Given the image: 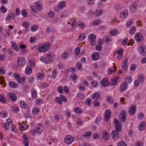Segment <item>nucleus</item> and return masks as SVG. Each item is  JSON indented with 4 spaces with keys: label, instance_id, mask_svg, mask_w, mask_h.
I'll return each instance as SVG.
<instances>
[{
    "label": "nucleus",
    "instance_id": "48",
    "mask_svg": "<svg viewBox=\"0 0 146 146\" xmlns=\"http://www.w3.org/2000/svg\"><path fill=\"white\" fill-rule=\"evenodd\" d=\"M114 68L110 69L108 70V72L110 74H113L116 70V68H115V66H113Z\"/></svg>",
    "mask_w": 146,
    "mask_h": 146
},
{
    "label": "nucleus",
    "instance_id": "42",
    "mask_svg": "<svg viewBox=\"0 0 146 146\" xmlns=\"http://www.w3.org/2000/svg\"><path fill=\"white\" fill-rule=\"evenodd\" d=\"M37 78L38 79L41 80L44 77V74L42 73H38L37 75Z\"/></svg>",
    "mask_w": 146,
    "mask_h": 146
},
{
    "label": "nucleus",
    "instance_id": "21",
    "mask_svg": "<svg viewBox=\"0 0 146 146\" xmlns=\"http://www.w3.org/2000/svg\"><path fill=\"white\" fill-rule=\"evenodd\" d=\"M9 85L11 88H17L18 86L17 83L13 81L10 82L9 83Z\"/></svg>",
    "mask_w": 146,
    "mask_h": 146
},
{
    "label": "nucleus",
    "instance_id": "26",
    "mask_svg": "<svg viewBox=\"0 0 146 146\" xmlns=\"http://www.w3.org/2000/svg\"><path fill=\"white\" fill-rule=\"evenodd\" d=\"M32 68L29 66H27L25 70V73L27 74H30L32 72Z\"/></svg>",
    "mask_w": 146,
    "mask_h": 146
},
{
    "label": "nucleus",
    "instance_id": "39",
    "mask_svg": "<svg viewBox=\"0 0 146 146\" xmlns=\"http://www.w3.org/2000/svg\"><path fill=\"white\" fill-rule=\"evenodd\" d=\"M119 79L118 77H116L113 78L112 80L111 83L113 86L115 85L116 84L118 80Z\"/></svg>",
    "mask_w": 146,
    "mask_h": 146
},
{
    "label": "nucleus",
    "instance_id": "16",
    "mask_svg": "<svg viewBox=\"0 0 146 146\" xmlns=\"http://www.w3.org/2000/svg\"><path fill=\"white\" fill-rule=\"evenodd\" d=\"M100 94L98 92L94 93L91 96L92 98L94 100H98V99H100Z\"/></svg>",
    "mask_w": 146,
    "mask_h": 146
},
{
    "label": "nucleus",
    "instance_id": "33",
    "mask_svg": "<svg viewBox=\"0 0 146 146\" xmlns=\"http://www.w3.org/2000/svg\"><path fill=\"white\" fill-rule=\"evenodd\" d=\"M118 30L116 29L112 30L110 32V34L112 36H115L116 35L117 33Z\"/></svg>",
    "mask_w": 146,
    "mask_h": 146
},
{
    "label": "nucleus",
    "instance_id": "47",
    "mask_svg": "<svg viewBox=\"0 0 146 146\" xmlns=\"http://www.w3.org/2000/svg\"><path fill=\"white\" fill-rule=\"evenodd\" d=\"M85 103L88 106H90L92 104V100L90 98L87 99L85 101Z\"/></svg>",
    "mask_w": 146,
    "mask_h": 146
},
{
    "label": "nucleus",
    "instance_id": "43",
    "mask_svg": "<svg viewBox=\"0 0 146 146\" xmlns=\"http://www.w3.org/2000/svg\"><path fill=\"white\" fill-rule=\"evenodd\" d=\"M92 135V133L91 132L86 131L84 133L83 136L86 138H88L90 136H91Z\"/></svg>",
    "mask_w": 146,
    "mask_h": 146
},
{
    "label": "nucleus",
    "instance_id": "24",
    "mask_svg": "<svg viewBox=\"0 0 146 146\" xmlns=\"http://www.w3.org/2000/svg\"><path fill=\"white\" fill-rule=\"evenodd\" d=\"M88 38L89 41H95L96 40V37L95 35L93 34H91L88 36Z\"/></svg>",
    "mask_w": 146,
    "mask_h": 146
},
{
    "label": "nucleus",
    "instance_id": "17",
    "mask_svg": "<svg viewBox=\"0 0 146 146\" xmlns=\"http://www.w3.org/2000/svg\"><path fill=\"white\" fill-rule=\"evenodd\" d=\"M35 6L36 9L39 11L42 10V5L39 2H36L35 3Z\"/></svg>",
    "mask_w": 146,
    "mask_h": 146
},
{
    "label": "nucleus",
    "instance_id": "5",
    "mask_svg": "<svg viewBox=\"0 0 146 146\" xmlns=\"http://www.w3.org/2000/svg\"><path fill=\"white\" fill-rule=\"evenodd\" d=\"M17 63L19 66L23 67L25 64L26 60L23 57H20L17 59Z\"/></svg>",
    "mask_w": 146,
    "mask_h": 146
},
{
    "label": "nucleus",
    "instance_id": "40",
    "mask_svg": "<svg viewBox=\"0 0 146 146\" xmlns=\"http://www.w3.org/2000/svg\"><path fill=\"white\" fill-rule=\"evenodd\" d=\"M32 113L35 115H36L39 113L40 112V110L38 108H33L32 111Z\"/></svg>",
    "mask_w": 146,
    "mask_h": 146
},
{
    "label": "nucleus",
    "instance_id": "64",
    "mask_svg": "<svg viewBox=\"0 0 146 146\" xmlns=\"http://www.w3.org/2000/svg\"><path fill=\"white\" fill-rule=\"evenodd\" d=\"M3 126L6 130H8L9 129V125L6 123H3Z\"/></svg>",
    "mask_w": 146,
    "mask_h": 146
},
{
    "label": "nucleus",
    "instance_id": "32",
    "mask_svg": "<svg viewBox=\"0 0 146 146\" xmlns=\"http://www.w3.org/2000/svg\"><path fill=\"white\" fill-rule=\"evenodd\" d=\"M136 31V28L135 26H133L131 27L129 31V32L131 34H134Z\"/></svg>",
    "mask_w": 146,
    "mask_h": 146
},
{
    "label": "nucleus",
    "instance_id": "13",
    "mask_svg": "<svg viewBox=\"0 0 146 146\" xmlns=\"http://www.w3.org/2000/svg\"><path fill=\"white\" fill-rule=\"evenodd\" d=\"M23 143L25 146H28L29 145V144L28 143L29 140L27 136L24 133L23 135Z\"/></svg>",
    "mask_w": 146,
    "mask_h": 146
},
{
    "label": "nucleus",
    "instance_id": "38",
    "mask_svg": "<svg viewBox=\"0 0 146 146\" xmlns=\"http://www.w3.org/2000/svg\"><path fill=\"white\" fill-rule=\"evenodd\" d=\"M13 19V17H12V13L9 14L6 17L5 20L6 21H11Z\"/></svg>",
    "mask_w": 146,
    "mask_h": 146
},
{
    "label": "nucleus",
    "instance_id": "29",
    "mask_svg": "<svg viewBox=\"0 0 146 146\" xmlns=\"http://www.w3.org/2000/svg\"><path fill=\"white\" fill-rule=\"evenodd\" d=\"M74 111L77 113H80L82 112V110L81 108L77 107L74 108Z\"/></svg>",
    "mask_w": 146,
    "mask_h": 146
},
{
    "label": "nucleus",
    "instance_id": "10",
    "mask_svg": "<svg viewBox=\"0 0 146 146\" xmlns=\"http://www.w3.org/2000/svg\"><path fill=\"white\" fill-rule=\"evenodd\" d=\"M136 107L134 105H132L129 108V112L131 115H134L135 112Z\"/></svg>",
    "mask_w": 146,
    "mask_h": 146
},
{
    "label": "nucleus",
    "instance_id": "31",
    "mask_svg": "<svg viewBox=\"0 0 146 146\" xmlns=\"http://www.w3.org/2000/svg\"><path fill=\"white\" fill-rule=\"evenodd\" d=\"M20 105L21 108L24 109H26L27 107V104L24 101H21Z\"/></svg>",
    "mask_w": 146,
    "mask_h": 146
},
{
    "label": "nucleus",
    "instance_id": "58",
    "mask_svg": "<svg viewBox=\"0 0 146 146\" xmlns=\"http://www.w3.org/2000/svg\"><path fill=\"white\" fill-rule=\"evenodd\" d=\"M126 83L129 84L132 81V78L131 76H129L125 79Z\"/></svg>",
    "mask_w": 146,
    "mask_h": 146
},
{
    "label": "nucleus",
    "instance_id": "54",
    "mask_svg": "<svg viewBox=\"0 0 146 146\" xmlns=\"http://www.w3.org/2000/svg\"><path fill=\"white\" fill-rule=\"evenodd\" d=\"M54 56V55L52 53H48L46 54V57L49 59L52 58Z\"/></svg>",
    "mask_w": 146,
    "mask_h": 146
},
{
    "label": "nucleus",
    "instance_id": "51",
    "mask_svg": "<svg viewBox=\"0 0 146 146\" xmlns=\"http://www.w3.org/2000/svg\"><path fill=\"white\" fill-rule=\"evenodd\" d=\"M11 110L13 112L17 113L19 111L18 108L16 107L12 106L11 108Z\"/></svg>",
    "mask_w": 146,
    "mask_h": 146
},
{
    "label": "nucleus",
    "instance_id": "1",
    "mask_svg": "<svg viewBox=\"0 0 146 146\" xmlns=\"http://www.w3.org/2000/svg\"><path fill=\"white\" fill-rule=\"evenodd\" d=\"M50 48V44L46 43L43 44L39 45L38 46V51L40 52H45L48 51Z\"/></svg>",
    "mask_w": 146,
    "mask_h": 146
},
{
    "label": "nucleus",
    "instance_id": "23",
    "mask_svg": "<svg viewBox=\"0 0 146 146\" xmlns=\"http://www.w3.org/2000/svg\"><path fill=\"white\" fill-rule=\"evenodd\" d=\"M19 84L23 85L24 84L25 81V79L24 77L20 78V79H18L17 80Z\"/></svg>",
    "mask_w": 146,
    "mask_h": 146
},
{
    "label": "nucleus",
    "instance_id": "14",
    "mask_svg": "<svg viewBox=\"0 0 146 146\" xmlns=\"http://www.w3.org/2000/svg\"><path fill=\"white\" fill-rule=\"evenodd\" d=\"M101 84L103 86L105 87L109 85V83L108 79L107 78H105L100 82Z\"/></svg>",
    "mask_w": 146,
    "mask_h": 146
},
{
    "label": "nucleus",
    "instance_id": "12",
    "mask_svg": "<svg viewBox=\"0 0 146 146\" xmlns=\"http://www.w3.org/2000/svg\"><path fill=\"white\" fill-rule=\"evenodd\" d=\"M127 83L125 82H123L120 85V90L121 92H123L127 88Z\"/></svg>",
    "mask_w": 146,
    "mask_h": 146
},
{
    "label": "nucleus",
    "instance_id": "36",
    "mask_svg": "<svg viewBox=\"0 0 146 146\" xmlns=\"http://www.w3.org/2000/svg\"><path fill=\"white\" fill-rule=\"evenodd\" d=\"M76 67L79 70H81L82 69V65L80 62H78L76 63Z\"/></svg>",
    "mask_w": 146,
    "mask_h": 146
},
{
    "label": "nucleus",
    "instance_id": "46",
    "mask_svg": "<svg viewBox=\"0 0 146 146\" xmlns=\"http://www.w3.org/2000/svg\"><path fill=\"white\" fill-rule=\"evenodd\" d=\"M68 56V54L67 52H64L63 53L61 56V57L62 58L66 59L67 58Z\"/></svg>",
    "mask_w": 146,
    "mask_h": 146
},
{
    "label": "nucleus",
    "instance_id": "15",
    "mask_svg": "<svg viewBox=\"0 0 146 146\" xmlns=\"http://www.w3.org/2000/svg\"><path fill=\"white\" fill-rule=\"evenodd\" d=\"M118 131L113 130L111 132V135L113 138L115 140H117L118 138L119 133Z\"/></svg>",
    "mask_w": 146,
    "mask_h": 146
},
{
    "label": "nucleus",
    "instance_id": "49",
    "mask_svg": "<svg viewBox=\"0 0 146 146\" xmlns=\"http://www.w3.org/2000/svg\"><path fill=\"white\" fill-rule=\"evenodd\" d=\"M71 79L72 80L74 81L77 79V76L76 74H72L70 76Z\"/></svg>",
    "mask_w": 146,
    "mask_h": 146
},
{
    "label": "nucleus",
    "instance_id": "57",
    "mask_svg": "<svg viewBox=\"0 0 146 146\" xmlns=\"http://www.w3.org/2000/svg\"><path fill=\"white\" fill-rule=\"evenodd\" d=\"M0 98L1 99L3 103H5L7 102V100L5 98L4 96L2 94H0Z\"/></svg>",
    "mask_w": 146,
    "mask_h": 146
},
{
    "label": "nucleus",
    "instance_id": "60",
    "mask_svg": "<svg viewBox=\"0 0 146 146\" xmlns=\"http://www.w3.org/2000/svg\"><path fill=\"white\" fill-rule=\"evenodd\" d=\"M40 60L42 62L45 63L46 64H48L46 59L45 58L41 57L40 58Z\"/></svg>",
    "mask_w": 146,
    "mask_h": 146
},
{
    "label": "nucleus",
    "instance_id": "34",
    "mask_svg": "<svg viewBox=\"0 0 146 146\" xmlns=\"http://www.w3.org/2000/svg\"><path fill=\"white\" fill-rule=\"evenodd\" d=\"M12 47L13 49L15 51H18L19 50L18 46L17 44L14 42L12 43Z\"/></svg>",
    "mask_w": 146,
    "mask_h": 146
},
{
    "label": "nucleus",
    "instance_id": "30",
    "mask_svg": "<svg viewBox=\"0 0 146 146\" xmlns=\"http://www.w3.org/2000/svg\"><path fill=\"white\" fill-rule=\"evenodd\" d=\"M66 5L64 1H61L58 5V7L60 9L64 8Z\"/></svg>",
    "mask_w": 146,
    "mask_h": 146
},
{
    "label": "nucleus",
    "instance_id": "55",
    "mask_svg": "<svg viewBox=\"0 0 146 146\" xmlns=\"http://www.w3.org/2000/svg\"><path fill=\"white\" fill-rule=\"evenodd\" d=\"M115 8L116 10L118 11L121 10V9L122 7L121 5L117 4L115 5Z\"/></svg>",
    "mask_w": 146,
    "mask_h": 146
},
{
    "label": "nucleus",
    "instance_id": "63",
    "mask_svg": "<svg viewBox=\"0 0 146 146\" xmlns=\"http://www.w3.org/2000/svg\"><path fill=\"white\" fill-rule=\"evenodd\" d=\"M30 23L28 22H24L23 23V26L25 28H27L30 26Z\"/></svg>",
    "mask_w": 146,
    "mask_h": 146
},
{
    "label": "nucleus",
    "instance_id": "35",
    "mask_svg": "<svg viewBox=\"0 0 146 146\" xmlns=\"http://www.w3.org/2000/svg\"><path fill=\"white\" fill-rule=\"evenodd\" d=\"M32 97L34 99H35L37 96V94L36 90L34 89H33L32 91Z\"/></svg>",
    "mask_w": 146,
    "mask_h": 146
},
{
    "label": "nucleus",
    "instance_id": "11",
    "mask_svg": "<svg viewBox=\"0 0 146 146\" xmlns=\"http://www.w3.org/2000/svg\"><path fill=\"white\" fill-rule=\"evenodd\" d=\"M43 129V126L41 124L39 123L37 125L36 130L38 133H41L42 132Z\"/></svg>",
    "mask_w": 146,
    "mask_h": 146
},
{
    "label": "nucleus",
    "instance_id": "28",
    "mask_svg": "<svg viewBox=\"0 0 146 146\" xmlns=\"http://www.w3.org/2000/svg\"><path fill=\"white\" fill-rule=\"evenodd\" d=\"M39 27L37 25H34L32 26L31 28V30L32 32H35L37 31Z\"/></svg>",
    "mask_w": 146,
    "mask_h": 146
},
{
    "label": "nucleus",
    "instance_id": "37",
    "mask_svg": "<svg viewBox=\"0 0 146 146\" xmlns=\"http://www.w3.org/2000/svg\"><path fill=\"white\" fill-rule=\"evenodd\" d=\"M103 13V11L101 9H99L96 11V12L94 14V16H100Z\"/></svg>",
    "mask_w": 146,
    "mask_h": 146
},
{
    "label": "nucleus",
    "instance_id": "50",
    "mask_svg": "<svg viewBox=\"0 0 146 146\" xmlns=\"http://www.w3.org/2000/svg\"><path fill=\"white\" fill-rule=\"evenodd\" d=\"M80 51V49L79 47H76L74 50V52H75V54L76 55H79Z\"/></svg>",
    "mask_w": 146,
    "mask_h": 146
},
{
    "label": "nucleus",
    "instance_id": "20",
    "mask_svg": "<svg viewBox=\"0 0 146 146\" xmlns=\"http://www.w3.org/2000/svg\"><path fill=\"white\" fill-rule=\"evenodd\" d=\"M127 60L125 59V61L122 62V67L124 70H126L128 68Z\"/></svg>",
    "mask_w": 146,
    "mask_h": 146
},
{
    "label": "nucleus",
    "instance_id": "6",
    "mask_svg": "<svg viewBox=\"0 0 146 146\" xmlns=\"http://www.w3.org/2000/svg\"><path fill=\"white\" fill-rule=\"evenodd\" d=\"M137 5L136 2H133L131 4L130 10L132 13H133L136 10Z\"/></svg>",
    "mask_w": 146,
    "mask_h": 146
},
{
    "label": "nucleus",
    "instance_id": "45",
    "mask_svg": "<svg viewBox=\"0 0 146 146\" xmlns=\"http://www.w3.org/2000/svg\"><path fill=\"white\" fill-rule=\"evenodd\" d=\"M1 115L3 118L6 117L7 116V113L5 111H2L0 113Z\"/></svg>",
    "mask_w": 146,
    "mask_h": 146
},
{
    "label": "nucleus",
    "instance_id": "53",
    "mask_svg": "<svg viewBox=\"0 0 146 146\" xmlns=\"http://www.w3.org/2000/svg\"><path fill=\"white\" fill-rule=\"evenodd\" d=\"M21 14L23 17H27V11L25 9H24L21 11Z\"/></svg>",
    "mask_w": 146,
    "mask_h": 146
},
{
    "label": "nucleus",
    "instance_id": "52",
    "mask_svg": "<svg viewBox=\"0 0 146 146\" xmlns=\"http://www.w3.org/2000/svg\"><path fill=\"white\" fill-rule=\"evenodd\" d=\"M107 100L109 103L112 104L113 103V101L112 98L110 96H108L107 97Z\"/></svg>",
    "mask_w": 146,
    "mask_h": 146
},
{
    "label": "nucleus",
    "instance_id": "9",
    "mask_svg": "<svg viewBox=\"0 0 146 146\" xmlns=\"http://www.w3.org/2000/svg\"><path fill=\"white\" fill-rule=\"evenodd\" d=\"M135 39L138 42H141L143 40V36L140 33H136L135 35Z\"/></svg>",
    "mask_w": 146,
    "mask_h": 146
},
{
    "label": "nucleus",
    "instance_id": "2",
    "mask_svg": "<svg viewBox=\"0 0 146 146\" xmlns=\"http://www.w3.org/2000/svg\"><path fill=\"white\" fill-rule=\"evenodd\" d=\"M114 125L117 131H120L121 130L122 126L120 122L117 119L114 120Z\"/></svg>",
    "mask_w": 146,
    "mask_h": 146
},
{
    "label": "nucleus",
    "instance_id": "18",
    "mask_svg": "<svg viewBox=\"0 0 146 146\" xmlns=\"http://www.w3.org/2000/svg\"><path fill=\"white\" fill-rule=\"evenodd\" d=\"M110 134L107 132L105 131L103 133V137L104 140L107 141L108 139L110 137Z\"/></svg>",
    "mask_w": 146,
    "mask_h": 146
},
{
    "label": "nucleus",
    "instance_id": "61",
    "mask_svg": "<svg viewBox=\"0 0 146 146\" xmlns=\"http://www.w3.org/2000/svg\"><path fill=\"white\" fill-rule=\"evenodd\" d=\"M117 146H127V145L125 142L121 141L118 143Z\"/></svg>",
    "mask_w": 146,
    "mask_h": 146
},
{
    "label": "nucleus",
    "instance_id": "62",
    "mask_svg": "<svg viewBox=\"0 0 146 146\" xmlns=\"http://www.w3.org/2000/svg\"><path fill=\"white\" fill-rule=\"evenodd\" d=\"M137 68L136 65L135 64H132L131 65L130 67V70L132 71H134Z\"/></svg>",
    "mask_w": 146,
    "mask_h": 146
},
{
    "label": "nucleus",
    "instance_id": "25",
    "mask_svg": "<svg viewBox=\"0 0 146 146\" xmlns=\"http://www.w3.org/2000/svg\"><path fill=\"white\" fill-rule=\"evenodd\" d=\"M128 15L127 12L126 11H123L120 13V17L123 19L126 17Z\"/></svg>",
    "mask_w": 146,
    "mask_h": 146
},
{
    "label": "nucleus",
    "instance_id": "7",
    "mask_svg": "<svg viewBox=\"0 0 146 146\" xmlns=\"http://www.w3.org/2000/svg\"><path fill=\"white\" fill-rule=\"evenodd\" d=\"M64 141L67 144H71L73 141V138L70 135H67L64 138Z\"/></svg>",
    "mask_w": 146,
    "mask_h": 146
},
{
    "label": "nucleus",
    "instance_id": "8",
    "mask_svg": "<svg viewBox=\"0 0 146 146\" xmlns=\"http://www.w3.org/2000/svg\"><path fill=\"white\" fill-rule=\"evenodd\" d=\"M7 96L13 102H15L17 99V96L14 93L10 92L8 93Z\"/></svg>",
    "mask_w": 146,
    "mask_h": 146
},
{
    "label": "nucleus",
    "instance_id": "41",
    "mask_svg": "<svg viewBox=\"0 0 146 146\" xmlns=\"http://www.w3.org/2000/svg\"><path fill=\"white\" fill-rule=\"evenodd\" d=\"M138 79L139 81L141 83H143L145 80V78L144 76L142 74H140L139 76L138 77Z\"/></svg>",
    "mask_w": 146,
    "mask_h": 146
},
{
    "label": "nucleus",
    "instance_id": "27",
    "mask_svg": "<svg viewBox=\"0 0 146 146\" xmlns=\"http://www.w3.org/2000/svg\"><path fill=\"white\" fill-rule=\"evenodd\" d=\"M101 21L100 19H97L95 20L92 23V24L93 25L96 26L99 25L101 23Z\"/></svg>",
    "mask_w": 146,
    "mask_h": 146
},
{
    "label": "nucleus",
    "instance_id": "56",
    "mask_svg": "<svg viewBox=\"0 0 146 146\" xmlns=\"http://www.w3.org/2000/svg\"><path fill=\"white\" fill-rule=\"evenodd\" d=\"M85 38V35L84 34L82 33L78 37V39L81 40H83Z\"/></svg>",
    "mask_w": 146,
    "mask_h": 146
},
{
    "label": "nucleus",
    "instance_id": "19",
    "mask_svg": "<svg viewBox=\"0 0 146 146\" xmlns=\"http://www.w3.org/2000/svg\"><path fill=\"white\" fill-rule=\"evenodd\" d=\"M91 57L93 60H96L99 57V54L97 52H94L92 54Z\"/></svg>",
    "mask_w": 146,
    "mask_h": 146
},
{
    "label": "nucleus",
    "instance_id": "44",
    "mask_svg": "<svg viewBox=\"0 0 146 146\" xmlns=\"http://www.w3.org/2000/svg\"><path fill=\"white\" fill-rule=\"evenodd\" d=\"M78 26L80 29H83L85 26L84 23L82 21H79L78 22Z\"/></svg>",
    "mask_w": 146,
    "mask_h": 146
},
{
    "label": "nucleus",
    "instance_id": "22",
    "mask_svg": "<svg viewBox=\"0 0 146 146\" xmlns=\"http://www.w3.org/2000/svg\"><path fill=\"white\" fill-rule=\"evenodd\" d=\"M145 126V123L143 121L141 122L139 125L138 128L140 131H142L144 130Z\"/></svg>",
    "mask_w": 146,
    "mask_h": 146
},
{
    "label": "nucleus",
    "instance_id": "4",
    "mask_svg": "<svg viewBox=\"0 0 146 146\" xmlns=\"http://www.w3.org/2000/svg\"><path fill=\"white\" fill-rule=\"evenodd\" d=\"M138 50L141 54L143 56L146 55V46L143 44H141L138 46Z\"/></svg>",
    "mask_w": 146,
    "mask_h": 146
},
{
    "label": "nucleus",
    "instance_id": "3",
    "mask_svg": "<svg viewBox=\"0 0 146 146\" xmlns=\"http://www.w3.org/2000/svg\"><path fill=\"white\" fill-rule=\"evenodd\" d=\"M126 112L124 110H122L119 115V119L123 122H125L126 119Z\"/></svg>",
    "mask_w": 146,
    "mask_h": 146
},
{
    "label": "nucleus",
    "instance_id": "59",
    "mask_svg": "<svg viewBox=\"0 0 146 146\" xmlns=\"http://www.w3.org/2000/svg\"><path fill=\"white\" fill-rule=\"evenodd\" d=\"M77 96L79 98L83 99L84 98V96L83 93L82 92H79L77 93Z\"/></svg>",
    "mask_w": 146,
    "mask_h": 146
}]
</instances>
